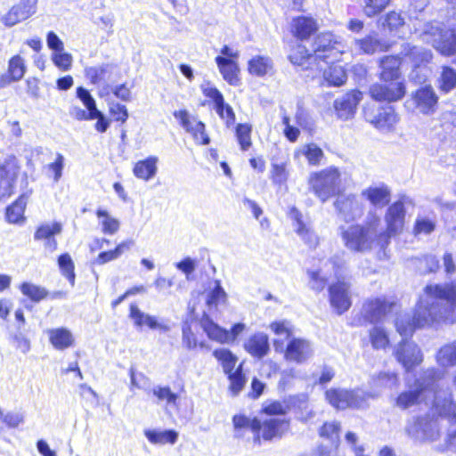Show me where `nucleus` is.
<instances>
[{
	"label": "nucleus",
	"instance_id": "obj_11",
	"mask_svg": "<svg viewBox=\"0 0 456 456\" xmlns=\"http://www.w3.org/2000/svg\"><path fill=\"white\" fill-rule=\"evenodd\" d=\"M394 354L396 360L410 371L423 361V354L416 343L403 339L395 347Z\"/></svg>",
	"mask_w": 456,
	"mask_h": 456
},
{
	"label": "nucleus",
	"instance_id": "obj_26",
	"mask_svg": "<svg viewBox=\"0 0 456 456\" xmlns=\"http://www.w3.org/2000/svg\"><path fill=\"white\" fill-rule=\"evenodd\" d=\"M50 344L56 350L63 351L72 347L75 344V338L72 332L64 327L53 328L45 330Z\"/></svg>",
	"mask_w": 456,
	"mask_h": 456
},
{
	"label": "nucleus",
	"instance_id": "obj_52",
	"mask_svg": "<svg viewBox=\"0 0 456 456\" xmlns=\"http://www.w3.org/2000/svg\"><path fill=\"white\" fill-rule=\"evenodd\" d=\"M390 2L391 0H362L363 13L367 17H374L381 13Z\"/></svg>",
	"mask_w": 456,
	"mask_h": 456
},
{
	"label": "nucleus",
	"instance_id": "obj_23",
	"mask_svg": "<svg viewBox=\"0 0 456 456\" xmlns=\"http://www.w3.org/2000/svg\"><path fill=\"white\" fill-rule=\"evenodd\" d=\"M129 310V317L133 320L136 328L142 329L145 326L151 330H159L164 332L170 330L167 324L159 322L155 316L143 313L136 305L131 304Z\"/></svg>",
	"mask_w": 456,
	"mask_h": 456
},
{
	"label": "nucleus",
	"instance_id": "obj_51",
	"mask_svg": "<svg viewBox=\"0 0 456 456\" xmlns=\"http://www.w3.org/2000/svg\"><path fill=\"white\" fill-rule=\"evenodd\" d=\"M380 48V42L373 36H367L354 41V49L362 53L372 54Z\"/></svg>",
	"mask_w": 456,
	"mask_h": 456
},
{
	"label": "nucleus",
	"instance_id": "obj_30",
	"mask_svg": "<svg viewBox=\"0 0 456 456\" xmlns=\"http://www.w3.org/2000/svg\"><path fill=\"white\" fill-rule=\"evenodd\" d=\"M244 347L252 356L259 359L263 358L270 350L269 338L263 332L256 333L248 338L244 344Z\"/></svg>",
	"mask_w": 456,
	"mask_h": 456
},
{
	"label": "nucleus",
	"instance_id": "obj_55",
	"mask_svg": "<svg viewBox=\"0 0 456 456\" xmlns=\"http://www.w3.org/2000/svg\"><path fill=\"white\" fill-rule=\"evenodd\" d=\"M20 291L24 296L35 302H39L47 296V291L45 288L30 282H23L20 285Z\"/></svg>",
	"mask_w": 456,
	"mask_h": 456
},
{
	"label": "nucleus",
	"instance_id": "obj_28",
	"mask_svg": "<svg viewBox=\"0 0 456 456\" xmlns=\"http://www.w3.org/2000/svg\"><path fill=\"white\" fill-rule=\"evenodd\" d=\"M289 216L294 221L295 231L298 236L310 248L316 247L319 242L318 237L315 232L303 222L301 213L297 209L292 208Z\"/></svg>",
	"mask_w": 456,
	"mask_h": 456
},
{
	"label": "nucleus",
	"instance_id": "obj_60",
	"mask_svg": "<svg viewBox=\"0 0 456 456\" xmlns=\"http://www.w3.org/2000/svg\"><path fill=\"white\" fill-rule=\"evenodd\" d=\"M340 424L337 421L324 423L319 430V436L334 444L339 441Z\"/></svg>",
	"mask_w": 456,
	"mask_h": 456
},
{
	"label": "nucleus",
	"instance_id": "obj_24",
	"mask_svg": "<svg viewBox=\"0 0 456 456\" xmlns=\"http://www.w3.org/2000/svg\"><path fill=\"white\" fill-rule=\"evenodd\" d=\"M289 61L296 66L301 67L302 69H312L322 71L323 66L320 61H317L316 56L314 54L308 53L305 46L302 45H297L296 48H294L289 56Z\"/></svg>",
	"mask_w": 456,
	"mask_h": 456
},
{
	"label": "nucleus",
	"instance_id": "obj_46",
	"mask_svg": "<svg viewBox=\"0 0 456 456\" xmlns=\"http://www.w3.org/2000/svg\"><path fill=\"white\" fill-rule=\"evenodd\" d=\"M132 245V240L122 241L115 248V249L100 253L95 263L97 265H104L108 262L116 260L120 257L124 252L129 250Z\"/></svg>",
	"mask_w": 456,
	"mask_h": 456
},
{
	"label": "nucleus",
	"instance_id": "obj_34",
	"mask_svg": "<svg viewBox=\"0 0 456 456\" xmlns=\"http://www.w3.org/2000/svg\"><path fill=\"white\" fill-rule=\"evenodd\" d=\"M289 429V421L284 419L272 418L261 422L260 430L265 440L281 437Z\"/></svg>",
	"mask_w": 456,
	"mask_h": 456
},
{
	"label": "nucleus",
	"instance_id": "obj_45",
	"mask_svg": "<svg viewBox=\"0 0 456 456\" xmlns=\"http://www.w3.org/2000/svg\"><path fill=\"white\" fill-rule=\"evenodd\" d=\"M382 25L391 32L401 33L405 28L406 22L402 12L391 11L383 17Z\"/></svg>",
	"mask_w": 456,
	"mask_h": 456
},
{
	"label": "nucleus",
	"instance_id": "obj_16",
	"mask_svg": "<svg viewBox=\"0 0 456 456\" xmlns=\"http://www.w3.org/2000/svg\"><path fill=\"white\" fill-rule=\"evenodd\" d=\"M314 354L312 343L302 338H292L287 344L284 357L287 361L304 363Z\"/></svg>",
	"mask_w": 456,
	"mask_h": 456
},
{
	"label": "nucleus",
	"instance_id": "obj_54",
	"mask_svg": "<svg viewBox=\"0 0 456 456\" xmlns=\"http://www.w3.org/2000/svg\"><path fill=\"white\" fill-rule=\"evenodd\" d=\"M226 297V293L221 287L220 281H216L215 288L208 294L206 300L209 311L216 309L220 304L224 303Z\"/></svg>",
	"mask_w": 456,
	"mask_h": 456
},
{
	"label": "nucleus",
	"instance_id": "obj_53",
	"mask_svg": "<svg viewBox=\"0 0 456 456\" xmlns=\"http://www.w3.org/2000/svg\"><path fill=\"white\" fill-rule=\"evenodd\" d=\"M456 87V71L450 67H443L439 78V88L444 93H449Z\"/></svg>",
	"mask_w": 456,
	"mask_h": 456
},
{
	"label": "nucleus",
	"instance_id": "obj_59",
	"mask_svg": "<svg viewBox=\"0 0 456 456\" xmlns=\"http://www.w3.org/2000/svg\"><path fill=\"white\" fill-rule=\"evenodd\" d=\"M51 60L53 63L61 71H69L73 63V57L69 53L61 50L56 53H52Z\"/></svg>",
	"mask_w": 456,
	"mask_h": 456
},
{
	"label": "nucleus",
	"instance_id": "obj_47",
	"mask_svg": "<svg viewBox=\"0 0 456 456\" xmlns=\"http://www.w3.org/2000/svg\"><path fill=\"white\" fill-rule=\"evenodd\" d=\"M96 216L100 219L102 232L103 233L113 235L119 230V221L111 216L106 210L98 209L96 211Z\"/></svg>",
	"mask_w": 456,
	"mask_h": 456
},
{
	"label": "nucleus",
	"instance_id": "obj_3",
	"mask_svg": "<svg viewBox=\"0 0 456 456\" xmlns=\"http://www.w3.org/2000/svg\"><path fill=\"white\" fill-rule=\"evenodd\" d=\"M345 246L353 251L366 252L387 246V234L382 233L379 217L369 212L364 225L354 224L341 232Z\"/></svg>",
	"mask_w": 456,
	"mask_h": 456
},
{
	"label": "nucleus",
	"instance_id": "obj_12",
	"mask_svg": "<svg viewBox=\"0 0 456 456\" xmlns=\"http://www.w3.org/2000/svg\"><path fill=\"white\" fill-rule=\"evenodd\" d=\"M174 117L180 121L181 126L190 133L194 141L201 145H208L210 142L208 135L205 132V125L194 116L190 115L186 110H180L174 112Z\"/></svg>",
	"mask_w": 456,
	"mask_h": 456
},
{
	"label": "nucleus",
	"instance_id": "obj_35",
	"mask_svg": "<svg viewBox=\"0 0 456 456\" xmlns=\"http://www.w3.org/2000/svg\"><path fill=\"white\" fill-rule=\"evenodd\" d=\"M113 66L109 63H102L85 68V76L93 85L106 84L111 79Z\"/></svg>",
	"mask_w": 456,
	"mask_h": 456
},
{
	"label": "nucleus",
	"instance_id": "obj_50",
	"mask_svg": "<svg viewBox=\"0 0 456 456\" xmlns=\"http://www.w3.org/2000/svg\"><path fill=\"white\" fill-rule=\"evenodd\" d=\"M58 266L61 274L67 278L71 286H74L76 279L75 265L69 254L64 253L58 257Z\"/></svg>",
	"mask_w": 456,
	"mask_h": 456
},
{
	"label": "nucleus",
	"instance_id": "obj_8",
	"mask_svg": "<svg viewBox=\"0 0 456 456\" xmlns=\"http://www.w3.org/2000/svg\"><path fill=\"white\" fill-rule=\"evenodd\" d=\"M314 54L321 64H330L338 61L344 52V45L331 33H322L315 38Z\"/></svg>",
	"mask_w": 456,
	"mask_h": 456
},
{
	"label": "nucleus",
	"instance_id": "obj_64",
	"mask_svg": "<svg viewBox=\"0 0 456 456\" xmlns=\"http://www.w3.org/2000/svg\"><path fill=\"white\" fill-rule=\"evenodd\" d=\"M182 342L184 345V346L189 350H192L196 348L198 346L200 347L205 346L204 342L198 343L197 338L191 330V327L188 322H184L183 324Z\"/></svg>",
	"mask_w": 456,
	"mask_h": 456
},
{
	"label": "nucleus",
	"instance_id": "obj_21",
	"mask_svg": "<svg viewBox=\"0 0 456 456\" xmlns=\"http://www.w3.org/2000/svg\"><path fill=\"white\" fill-rule=\"evenodd\" d=\"M365 118L381 132L394 130L399 121V117L392 107L379 109L377 115L373 117L365 112Z\"/></svg>",
	"mask_w": 456,
	"mask_h": 456
},
{
	"label": "nucleus",
	"instance_id": "obj_39",
	"mask_svg": "<svg viewBox=\"0 0 456 456\" xmlns=\"http://www.w3.org/2000/svg\"><path fill=\"white\" fill-rule=\"evenodd\" d=\"M201 327L210 339L216 340L220 343L231 342L230 332L219 327L217 324L213 322V321H211L208 317H204L201 320Z\"/></svg>",
	"mask_w": 456,
	"mask_h": 456
},
{
	"label": "nucleus",
	"instance_id": "obj_7",
	"mask_svg": "<svg viewBox=\"0 0 456 456\" xmlns=\"http://www.w3.org/2000/svg\"><path fill=\"white\" fill-rule=\"evenodd\" d=\"M345 270L346 264L341 257L338 256L331 257L323 262L318 270L308 271L310 287L315 291H321L332 276L337 279L344 278Z\"/></svg>",
	"mask_w": 456,
	"mask_h": 456
},
{
	"label": "nucleus",
	"instance_id": "obj_44",
	"mask_svg": "<svg viewBox=\"0 0 456 456\" xmlns=\"http://www.w3.org/2000/svg\"><path fill=\"white\" fill-rule=\"evenodd\" d=\"M305 156L311 166H319L324 158L323 151L314 142L303 145L295 155Z\"/></svg>",
	"mask_w": 456,
	"mask_h": 456
},
{
	"label": "nucleus",
	"instance_id": "obj_57",
	"mask_svg": "<svg viewBox=\"0 0 456 456\" xmlns=\"http://www.w3.org/2000/svg\"><path fill=\"white\" fill-rule=\"evenodd\" d=\"M370 338L375 349H384L389 344L387 333L383 328L379 326H375L370 330Z\"/></svg>",
	"mask_w": 456,
	"mask_h": 456
},
{
	"label": "nucleus",
	"instance_id": "obj_20",
	"mask_svg": "<svg viewBox=\"0 0 456 456\" xmlns=\"http://www.w3.org/2000/svg\"><path fill=\"white\" fill-rule=\"evenodd\" d=\"M362 99L360 91L353 90L334 102L337 116L340 119L347 120L354 117L356 107Z\"/></svg>",
	"mask_w": 456,
	"mask_h": 456
},
{
	"label": "nucleus",
	"instance_id": "obj_31",
	"mask_svg": "<svg viewBox=\"0 0 456 456\" xmlns=\"http://www.w3.org/2000/svg\"><path fill=\"white\" fill-rule=\"evenodd\" d=\"M248 71L257 77L272 76L274 72L273 60L268 56L256 55L248 61Z\"/></svg>",
	"mask_w": 456,
	"mask_h": 456
},
{
	"label": "nucleus",
	"instance_id": "obj_41",
	"mask_svg": "<svg viewBox=\"0 0 456 456\" xmlns=\"http://www.w3.org/2000/svg\"><path fill=\"white\" fill-rule=\"evenodd\" d=\"M144 436L153 444H174L178 438V433L175 430L145 429Z\"/></svg>",
	"mask_w": 456,
	"mask_h": 456
},
{
	"label": "nucleus",
	"instance_id": "obj_29",
	"mask_svg": "<svg viewBox=\"0 0 456 456\" xmlns=\"http://www.w3.org/2000/svg\"><path fill=\"white\" fill-rule=\"evenodd\" d=\"M390 194L389 188L383 183L379 186H370L362 191V196L378 208H381L389 203Z\"/></svg>",
	"mask_w": 456,
	"mask_h": 456
},
{
	"label": "nucleus",
	"instance_id": "obj_18",
	"mask_svg": "<svg viewBox=\"0 0 456 456\" xmlns=\"http://www.w3.org/2000/svg\"><path fill=\"white\" fill-rule=\"evenodd\" d=\"M398 384V377L393 372H380L376 376H372L369 381V391H365L366 404L368 405L370 400L379 398L383 389L393 388Z\"/></svg>",
	"mask_w": 456,
	"mask_h": 456
},
{
	"label": "nucleus",
	"instance_id": "obj_10",
	"mask_svg": "<svg viewBox=\"0 0 456 456\" xmlns=\"http://www.w3.org/2000/svg\"><path fill=\"white\" fill-rule=\"evenodd\" d=\"M346 269L344 272V278L338 279V281L329 287L330 303L338 314L346 313L352 305L350 283L346 279Z\"/></svg>",
	"mask_w": 456,
	"mask_h": 456
},
{
	"label": "nucleus",
	"instance_id": "obj_2",
	"mask_svg": "<svg viewBox=\"0 0 456 456\" xmlns=\"http://www.w3.org/2000/svg\"><path fill=\"white\" fill-rule=\"evenodd\" d=\"M444 371L437 368L421 370L413 382H407V388L395 397V406L402 411L425 404L431 406L439 415L452 414L456 421V404L449 388H443L438 382Z\"/></svg>",
	"mask_w": 456,
	"mask_h": 456
},
{
	"label": "nucleus",
	"instance_id": "obj_38",
	"mask_svg": "<svg viewBox=\"0 0 456 456\" xmlns=\"http://www.w3.org/2000/svg\"><path fill=\"white\" fill-rule=\"evenodd\" d=\"M271 330L279 337L278 339L274 341V346L276 351L279 349V345L282 346L284 340H288V342L294 338V326L293 324L287 320L276 321L270 324Z\"/></svg>",
	"mask_w": 456,
	"mask_h": 456
},
{
	"label": "nucleus",
	"instance_id": "obj_36",
	"mask_svg": "<svg viewBox=\"0 0 456 456\" xmlns=\"http://www.w3.org/2000/svg\"><path fill=\"white\" fill-rule=\"evenodd\" d=\"M316 30L317 23L313 18L299 16L292 21V32L301 40L307 39Z\"/></svg>",
	"mask_w": 456,
	"mask_h": 456
},
{
	"label": "nucleus",
	"instance_id": "obj_19",
	"mask_svg": "<svg viewBox=\"0 0 456 456\" xmlns=\"http://www.w3.org/2000/svg\"><path fill=\"white\" fill-rule=\"evenodd\" d=\"M37 0H20L2 18V21L9 27L25 20L37 12Z\"/></svg>",
	"mask_w": 456,
	"mask_h": 456
},
{
	"label": "nucleus",
	"instance_id": "obj_58",
	"mask_svg": "<svg viewBox=\"0 0 456 456\" xmlns=\"http://www.w3.org/2000/svg\"><path fill=\"white\" fill-rule=\"evenodd\" d=\"M227 375L230 380V390L233 395H237L246 384V378L242 373V364H240L234 371Z\"/></svg>",
	"mask_w": 456,
	"mask_h": 456
},
{
	"label": "nucleus",
	"instance_id": "obj_32",
	"mask_svg": "<svg viewBox=\"0 0 456 456\" xmlns=\"http://www.w3.org/2000/svg\"><path fill=\"white\" fill-rule=\"evenodd\" d=\"M216 63L223 76V78L232 86H237L240 82V68L236 61L228 58L217 56Z\"/></svg>",
	"mask_w": 456,
	"mask_h": 456
},
{
	"label": "nucleus",
	"instance_id": "obj_62",
	"mask_svg": "<svg viewBox=\"0 0 456 456\" xmlns=\"http://www.w3.org/2000/svg\"><path fill=\"white\" fill-rule=\"evenodd\" d=\"M252 127L248 124H238L236 126V137L242 151H247L251 146Z\"/></svg>",
	"mask_w": 456,
	"mask_h": 456
},
{
	"label": "nucleus",
	"instance_id": "obj_13",
	"mask_svg": "<svg viewBox=\"0 0 456 456\" xmlns=\"http://www.w3.org/2000/svg\"><path fill=\"white\" fill-rule=\"evenodd\" d=\"M403 82L388 81L386 84H374L370 87V94L378 102H397L405 94Z\"/></svg>",
	"mask_w": 456,
	"mask_h": 456
},
{
	"label": "nucleus",
	"instance_id": "obj_17",
	"mask_svg": "<svg viewBox=\"0 0 456 456\" xmlns=\"http://www.w3.org/2000/svg\"><path fill=\"white\" fill-rule=\"evenodd\" d=\"M404 217L405 208L402 201H396L387 208L385 216L387 229H382V233L387 234V244L392 236L399 233L403 230Z\"/></svg>",
	"mask_w": 456,
	"mask_h": 456
},
{
	"label": "nucleus",
	"instance_id": "obj_33",
	"mask_svg": "<svg viewBox=\"0 0 456 456\" xmlns=\"http://www.w3.org/2000/svg\"><path fill=\"white\" fill-rule=\"evenodd\" d=\"M159 159L156 156H150L145 159L137 161L133 168L134 175L142 181L151 180L157 174Z\"/></svg>",
	"mask_w": 456,
	"mask_h": 456
},
{
	"label": "nucleus",
	"instance_id": "obj_1",
	"mask_svg": "<svg viewBox=\"0 0 456 456\" xmlns=\"http://www.w3.org/2000/svg\"><path fill=\"white\" fill-rule=\"evenodd\" d=\"M456 322V281L444 284H428L420 295L413 315L400 314L395 328L402 337H411L417 328L440 322Z\"/></svg>",
	"mask_w": 456,
	"mask_h": 456
},
{
	"label": "nucleus",
	"instance_id": "obj_27",
	"mask_svg": "<svg viewBox=\"0 0 456 456\" xmlns=\"http://www.w3.org/2000/svg\"><path fill=\"white\" fill-rule=\"evenodd\" d=\"M401 58L398 56H385L380 60L379 67L380 79L384 82L394 81L402 82L400 80L401 72Z\"/></svg>",
	"mask_w": 456,
	"mask_h": 456
},
{
	"label": "nucleus",
	"instance_id": "obj_48",
	"mask_svg": "<svg viewBox=\"0 0 456 456\" xmlns=\"http://www.w3.org/2000/svg\"><path fill=\"white\" fill-rule=\"evenodd\" d=\"M213 355L221 363L225 374L233 371L237 362V357L228 349L220 348L213 352Z\"/></svg>",
	"mask_w": 456,
	"mask_h": 456
},
{
	"label": "nucleus",
	"instance_id": "obj_4",
	"mask_svg": "<svg viewBox=\"0 0 456 456\" xmlns=\"http://www.w3.org/2000/svg\"><path fill=\"white\" fill-rule=\"evenodd\" d=\"M414 32L442 55L456 54V30L444 28L438 22H428L422 26L414 24Z\"/></svg>",
	"mask_w": 456,
	"mask_h": 456
},
{
	"label": "nucleus",
	"instance_id": "obj_6",
	"mask_svg": "<svg viewBox=\"0 0 456 456\" xmlns=\"http://www.w3.org/2000/svg\"><path fill=\"white\" fill-rule=\"evenodd\" d=\"M405 433L417 442H434L440 436V427L437 419L419 416L408 421Z\"/></svg>",
	"mask_w": 456,
	"mask_h": 456
},
{
	"label": "nucleus",
	"instance_id": "obj_40",
	"mask_svg": "<svg viewBox=\"0 0 456 456\" xmlns=\"http://www.w3.org/2000/svg\"><path fill=\"white\" fill-rule=\"evenodd\" d=\"M436 360L439 366L450 368L456 366V340L441 346L436 354Z\"/></svg>",
	"mask_w": 456,
	"mask_h": 456
},
{
	"label": "nucleus",
	"instance_id": "obj_25",
	"mask_svg": "<svg viewBox=\"0 0 456 456\" xmlns=\"http://www.w3.org/2000/svg\"><path fill=\"white\" fill-rule=\"evenodd\" d=\"M416 107L423 114H431L436 110L438 97L430 86L418 89L412 95Z\"/></svg>",
	"mask_w": 456,
	"mask_h": 456
},
{
	"label": "nucleus",
	"instance_id": "obj_43",
	"mask_svg": "<svg viewBox=\"0 0 456 456\" xmlns=\"http://www.w3.org/2000/svg\"><path fill=\"white\" fill-rule=\"evenodd\" d=\"M330 63L331 65L328 69L325 68L326 64H323L322 69L323 70V77L330 85L339 86L346 80V70L341 65L335 64L334 61Z\"/></svg>",
	"mask_w": 456,
	"mask_h": 456
},
{
	"label": "nucleus",
	"instance_id": "obj_9",
	"mask_svg": "<svg viewBox=\"0 0 456 456\" xmlns=\"http://www.w3.org/2000/svg\"><path fill=\"white\" fill-rule=\"evenodd\" d=\"M326 399L337 409L355 408L367 406L365 391L362 388L354 390L331 388L326 391Z\"/></svg>",
	"mask_w": 456,
	"mask_h": 456
},
{
	"label": "nucleus",
	"instance_id": "obj_15",
	"mask_svg": "<svg viewBox=\"0 0 456 456\" xmlns=\"http://www.w3.org/2000/svg\"><path fill=\"white\" fill-rule=\"evenodd\" d=\"M334 206L339 216L346 222H351L360 218L363 214V204L355 195L339 196Z\"/></svg>",
	"mask_w": 456,
	"mask_h": 456
},
{
	"label": "nucleus",
	"instance_id": "obj_22",
	"mask_svg": "<svg viewBox=\"0 0 456 456\" xmlns=\"http://www.w3.org/2000/svg\"><path fill=\"white\" fill-rule=\"evenodd\" d=\"M393 305L382 298L370 299L363 304L362 314L370 323H377L383 320Z\"/></svg>",
	"mask_w": 456,
	"mask_h": 456
},
{
	"label": "nucleus",
	"instance_id": "obj_61",
	"mask_svg": "<svg viewBox=\"0 0 456 456\" xmlns=\"http://www.w3.org/2000/svg\"><path fill=\"white\" fill-rule=\"evenodd\" d=\"M435 228L436 221L434 218L419 216L416 218L413 232L415 235H428L430 234Z\"/></svg>",
	"mask_w": 456,
	"mask_h": 456
},
{
	"label": "nucleus",
	"instance_id": "obj_5",
	"mask_svg": "<svg viewBox=\"0 0 456 456\" xmlns=\"http://www.w3.org/2000/svg\"><path fill=\"white\" fill-rule=\"evenodd\" d=\"M308 185L322 202H326L342 191V173L333 166L312 172L308 177Z\"/></svg>",
	"mask_w": 456,
	"mask_h": 456
},
{
	"label": "nucleus",
	"instance_id": "obj_42",
	"mask_svg": "<svg viewBox=\"0 0 456 456\" xmlns=\"http://www.w3.org/2000/svg\"><path fill=\"white\" fill-rule=\"evenodd\" d=\"M27 201L24 196L18 198L11 206L6 208L5 217L8 223L22 224L25 221L24 211Z\"/></svg>",
	"mask_w": 456,
	"mask_h": 456
},
{
	"label": "nucleus",
	"instance_id": "obj_14",
	"mask_svg": "<svg viewBox=\"0 0 456 456\" xmlns=\"http://www.w3.org/2000/svg\"><path fill=\"white\" fill-rule=\"evenodd\" d=\"M19 170L17 160L13 157L5 159L0 165V201L13 193Z\"/></svg>",
	"mask_w": 456,
	"mask_h": 456
},
{
	"label": "nucleus",
	"instance_id": "obj_56",
	"mask_svg": "<svg viewBox=\"0 0 456 456\" xmlns=\"http://www.w3.org/2000/svg\"><path fill=\"white\" fill-rule=\"evenodd\" d=\"M61 229V224L56 222L52 224H44L35 232L34 239L36 240H45L56 234H60Z\"/></svg>",
	"mask_w": 456,
	"mask_h": 456
},
{
	"label": "nucleus",
	"instance_id": "obj_49",
	"mask_svg": "<svg viewBox=\"0 0 456 456\" xmlns=\"http://www.w3.org/2000/svg\"><path fill=\"white\" fill-rule=\"evenodd\" d=\"M27 71L25 60L20 54L12 56L8 61L7 72L16 82L21 80Z\"/></svg>",
	"mask_w": 456,
	"mask_h": 456
},
{
	"label": "nucleus",
	"instance_id": "obj_63",
	"mask_svg": "<svg viewBox=\"0 0 456 456\" xmlns=\"http://www.w3.org/2000/svg\"><path fill=\"white\" fill-rule=\"evenodd\" d=\"M233 426L236 430L241 428H249L253 432H259L261 421L257 419H250L244 415H235L232 419Z\"/></svg>",
	"mask_w": 456,
	"mask_h": 456
},
{
	"label": "nucleus",
	"instance_id": "obj_37",
	"mask_svg": "<svg viewBox=\"0 0 456 456\" xmlns=\"http://www.w3.org/2000/svg\"><path fill=\"white\" fill-rule=\"evenodd\" d=\"M403 53L410 59L412 66L427 65L430 63L433 53L430 50L422 46H411L407 45L403 48Z\"/></svg>",
	"mask_w": 456,
	"mask_h": 456
}]
</instances>
